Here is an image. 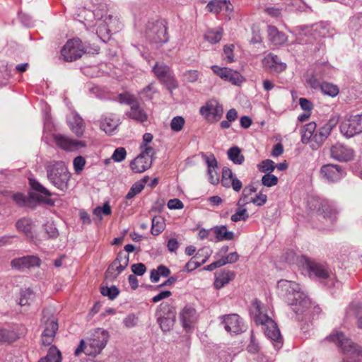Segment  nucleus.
<instances>
[{
  "label": "nucleus",
  "instance_id": "30",
  "mask_svg": "<svg viewBox=\"0 0 362 362\" xmlns=\"http://www.w3.org/2000/svg\"><path fill=\"white\" fill-rule=\"evenodd\" d=\"M218 241L232 240L235 238L233 231L228 230L224 225L216 226L211 228Z\"/></svg>",
  "mask_w": 362,
  "mask_h": 362
},
{
  "label": "nucleus",
  "instance_id": "15",
  "mask_svg": "<svg viewBox=\"0 0 362 362\" xmlns=\"http://www.w3.org/2000/svg\"><path fill=\"white\" fill-rule=\"evenodd\" d=\"M42 323L45 326L42 333V343L45 346H49L52 343L56 332L58 329L57 320L54 317L47 318L45 312H43Z\"/></svg>",
  "mask_w": 362,
  "mask_h": 362
},
{
  "label": "nucleus",
  "instance_id": "5",
  "mask_svg": "<svg viewBox=\"0 0 362 362\" xmlns=\"http://www.w3.org/2000/svg\"><path fill=\"white\" fill-rule=\"evenodd\" d=\"M303 266L309 272L310 276H314L320 280H326L328 287L338 286L339 282L335 280L332 271L327 264L321 263L307 257H302Z\"/></svg>",
  "mask_w": 362,
  "mask_h": 362
},
{
  "label": "nucleus",
  "instance_id": "32",
  "mask_svg": "<svg viewBox=\"0 0 362 362\" xmlns=\"http://www.w3.org/2000/svg\"><path fill=\"white\" fill-rule=\"evenodd\" d=\"M267 33L269 40L274 45H281L286 40L285 34L279 32L275 26L268 25Z\"/></svg>",
  "mask_w": 362,
  "mask_h": 362
},
{
  "label": "nucleus",
  "instance_id": "41",
  "mask_svg": "<svg viewBox=\"0 0 362 362\" xmlns=\"http://www.w3.org/2000/svg\"><path fill=\"white\" fill-rule=\"evenodd\" d=\"M320 89L325 95L330 97L337 96L339 92V89L337 86L327 82H322Z\"/></svg>",
  "mask_w": 362,
  "mask_h": 362
},
{
  "label": "nucleus",
  "instance_id": "36",
  "mask_svg": "<svg viewBox=\"0 0 362 362\" xmlns=\"http://www.w3.org/2000/svg\"><path fill=\"white\" fill-rule=\"evenodd\" d=\"M165 227V219L160 216H155L152 218L151 223V234L153 235H158L161 233Z\"/></svg>",
  "mask_w": 362,
  "mask_h": 362
},
{
  "label": "nucleus",
  "instance_id": "63",
  "mask_svg": "<svg viewBox=\"0 0 362 362\" xmlns=\"http://www.w3.org/2000/svg\"><path fill=\"white\" fill-rule=\"evenodd\" d=\"M141 152L139 155L145 157H148L152 158L153 156L155 154L154 149L150 146L147 145H141Z\"/></svg>",
  "mask_w": 362,
  "mask_h": 362
},
{
  "label": "nucleus",
  "instance_id": "28",
  "mask_svg": "<svg viewBox=\"0 0 362 362\" xmlns=\"http://www.w3.org/2000/svg\"><path fill=\"white\" fill-rule=\"evenodd\" d=\"M152 158L139 155L130 163V168L135 173H141L152 165Z\"/></svg>",
  "mask_w": 362,
  "mask_h": 362
},
{
  "label": "nucleus",
  "instance_id": "25",
  "mask_svg": "<svg viewBox=\"0 0 362 362\" xmlns=\"http://www.w3.org/2000/svg\"><path fill=\"white\" fill-rule=\"evenodd\" d=\"M262 64L271 73H280L286 68V64L281 62L277 55L272 53H269L264 58Z\"/></svg>",
  "mask_w": 362,
  "mask_h": 362
},
{
  "label": "nucleus",
  "instance_id": "61",
  "mask_svg": "<svg viewBox=\"0 0 362 362\" xmlns=\"http://www.w3.org/2000/svg\"><path fill=\"white\" fill-rule=\"evenodd\" d=\"M13 201L21 206H25L28 202L27 197L22 193H16L12 196Z\"/></svg>",
  "mask_w": 362,
  "mask_h": 362
},
{
  "label": "nucleus",
  "instance_id": "39",
  "mask_svg": "<svg viewBox=\"0 0 362 362\" xmlns=\"http://www.w3.org/2000/svg\"><path fill=\"white\" fill-rule=\"evenodd\" d=\"M317 125L315 122H310L304 126L302 130L301 141L303 144H308L310 141V139L316 131Z\"/></svg>",
  "mask_w": 362,
  "mask_h": 362
},
{
  "label": "nucleus",
  "instance_id": "10",
  "mask_svg": "<svg viewBox=\"0 0 362 362\" xmlns=\"http://www.w3.org/2000/svg\"><path fill=\"white\" fill-rule=\"evenodd\" d=\"M85 53L82 42L78 38L69 40L61 49V54L66 62H73Z\"/></svg>",
  "mask_w": 362,
  "mask_h": 362
},
{
  "label": "nucleus",
  "instance_id": "12",
  "mask_svg": "<svg viewBox=\"0 0 362 362\" xmlns=\"http://www.w3.org/2000/svg\"><path fill=\"white\" fill-rule=\"evenodd\" d=\"M119 98L121 102H125L126 103L131 105L130 110L127 112V115L129 118L141 123L147 121V114L140 107L139 104L136 101H134V100L131 96L124 94H120L119 95Z\"/></svg>",
  "mask_w": 362,
  "mask_h": 362
},
{
  "label": "nucleus",
  "instance_id": "26",
  "mask_svg": "<svg viewBox=\"0 0 362 362\" xmlns=\"http://www.w3.org/2000/svg\"><path fill=\"white\" fill-rule=\"evenodd\" d=\"M40 259L37 256L28 255L20 258H16L11 261V267L18 269L39 267L40 265Z\"/></svg>",
  "mask_w": 362,
  "mask_h": 362
},
{
  "label": "nucleus",
  "instance_id": "16",
  "mask_svg": "<svg viewBox=\"0 0 362 362\" xmlns=\"http://www.w3.org/2000/svg\"><path fill=\"white\" fill-rule=\"evenodd\" d=\"M320 174L325 180L330 182H335L340 180L346 175V171L339 165L326 164L321 167Z\"/></svg>",
  "mask_w": 362,
  "mask_h": 362
},
{
  "label": "nucleus",
  "instance_id": "38",
  "mask_svg": "<svg viewBox=\"0 0 362 362\" xmlns=\"http://www.w3.org/2000/svg\"><path fill=\"white\" fill-rule=\"evenodd\" d=\"M38 362H62V354L55 346H51L46 356L42 357Z\"/></svg>",
  "mask_w": 362,
  "mask_h": 362
},
{
  "label": "nucleus",
  "instance_id": "54",
  "mask_svg": "<svg viewBox=\"0 0 362 362\" xmlns=\"http://www.w3.org/2000/svg\"><path fill=\"white\" fill-rule=\"evenodd\" d=\"M44 228L49 238H54L58 236V230L52 223H47L45 224Z\"/></svg>",
  "mask_w": 362,
  "mask_h": 362
},
{
  "label": "nucleus",
  "instance_id": "31",
  "mask_svg": "<svg viewBox=\"0 0 362 362\" xmlns=\"http://www.w3.org/2000/svg\"><path fill=\"white\" fill-rule=\"evenodd\" d=\"M235 278V273L232 271H222L216 275L214 287L221 289Z\"/></svg>",
  "mask_w": 362,
  "mask_h": 362
},
{
  "label": "nucleus",
  "instance_id": "50",
  "mask_svg": "<svg viewBox=\"0 0 362 362\" xmlns=\"http://www.w3.org/2000/svg\"><path fill=\"white\" fill-rule=\"evenodd\" d=\"M30 183L31 185V187L33 190L38 192L40 193H42V194L45 195L46 197H50L51 193L49 191L45 188L43 185H42L39 182L35 180H30Z\"/></svg>",
  "mask_w": 362,
  "mask_h": 362
},
{
  "label": "nucleus",
  "instance_id": "62",
  "mask_svg": "<svg viewBox=\"0 0 362 362\" xmlns=\"http://www.w3.org/2000/svg\"><path fill=\"white\" fill-rule=\"evenodd\" d=\"M199 71L197 70H189L185 73L184 76L187 81L193 83L198 80Z\"/></svg>",
  "mask_w": 362,
  "mask_h": 362
},
{
  "label": "nucleus",
  "instance_id": "35",
  "mask_svg": "<svg viewBox=\"0 0 362 362\" xmlns=\"http://www.w3.org/2000/svg\"><path fill=\"white\" fill-rule=\"evenodd\" d=\"M148 176H145L141 180L136 182L127 192L126 195V199H132L136 194H139L144 188V186L148 182Z\"/></svg>",
  "mask_w": 362,
  "mask_h": 362
},
{
  "label": "nucleus",
  "instance_id": "9",
  "mask_svg": "<svg viewBox=\"0 0 362 362\" xmlns=\"http://www.w3.org/2000/svg\"><path fill=\"white\" fill-rule=\"evenodd\" d=\"M146 36L151 42L163 44L168 41L167 27L163 21L148 22L146 25Z\"/></svg>",
  "mask_w": 362,
  "mask_h": 362
},
{
  "label": "nucleus",
  "instance_id": "42",
  "mask_svg": "<svg viewBox=\"0 0 362 362\" xmlns=\"http://www.w3.org/2000/svg\"><path fill=\"white\" fill-rule=\"evenodd\" d=\"M245 205H237V211L230 218L232 221L238 222L240 221H246L249 218V214L245 208Z\"/></svg>",
  "mask_w": 362,
  "mask_h": 362
},
{
  "label": "nucleus",
  "instance_id": "34",
  "mask_svg": "<svg viewBox=\"0 0 362 362\" xmlns=\"http://www.w3.org/2000/svg\"><path fill=\"white\" fill-rule=\"evenodd\" d=\"M118 119L112 117H105L100 121V128L107 134H112L118 126Z\"/></svg>",
  "mask_w": 362,
  "mask_h": 362
},
{
  "label": "nucleus",
  "instance_id": "33",
  "mask_svg": "<svg viewBox=\"0 0 362 362\" xmlns=\"http://www.w3.org/2000/svg\"><path fill=\"white\" fill-rule=\"evenodd\" d=\"M228 159L235 165H242L245 162V156L238 146H234L227 151Z\"/></svg>",
  "mask_w": 362,
  "mask_h": 362
},
{
  "label": "nucleus",
  "instance_id": "24",
  "mask_svg": "<svg viewBox=\"0 0 362 362\" xmlns=\"http://www.w3.org/2000/svg\"><path fill=\"white\" fill-rule=\"evenodd\" d=\"M332 129L329 124H326L320 128L312 136L310 141L308 142L310 147L313 150L318 149L325 141Z\"/></svg>",
  "mask_w": 362,
  "mask_h": 362
},
{
  "label": "nucleus",
  "instance_id": "37",
  "mask_svg": "<svg viewBox=\"0 0 362 362\" xmlns=\"http://www.w3.org/2000/svg\"><path fill=\"white\" fill-rule=\"evenodd\" d=\"M19 339L16 332L13 329H0V342L11 344Z\"/></svg>",
  "mask_w": 362,
  "mask_h": 362
},
{
  "label": "nucleus",
  "instance_id": "58",
  "mask_svg": "<svg viewBox=\"0 0 362 362\" xmlns=\"http://www.w3.org/2000/svg\"><path fill=\"white\" fill-rule=\"evenodd\" d=\"M206 163L207 165V172L208 173H211V169L214 170H216L218 168V163L214 155H211L210 156H206L205 158Z\"/></svg>",
  "mask_w": 362,
  "mask_h": 362
},
{
  "label": "nucleus",
  "instance_id": "29",
  "mask_svg": "<svg viewBox=\"0 0 362 362\" xmlns=\"http://www.w3.org/2000/svg\"><path fill=\"white\" fill-rule=\"evenodd\" d=\"M180 320L185 329H190L196 320V310L190 305H186L180 312Z\"/></svg>",
  "mask_w": 362,
  "mask_h": 362
},
{
  "label": "nucleus",
  "instance_id": "52",
  "mask_svg": "<svg viewBox=\"0 0 362 362\" xmlns=\"http://www.w3.org/2000/svg\"><path fill=\"white\" fill-rule=\"evenodd\" d=\"M85 164L86 160L83 156H78L76 157L73 161L75 173L76 174H80L81 172L83 170Z\"/></svg>",
  "mask_w": 362,
  "mask_h": 362
},
{
  "label": "nucleus",
  "instance_id": "27",
  "mask_svg": "<svg viewBox=\"0 0 362 362\" xmlns=\"http://www.w3.org/2000/svg\"><path fill=\"white\" fill-rule=\"evenodd\" d=\"M67 122L71 131L77 136L83 135L85 130V124L82 117L76 112H72Z\"/></svg>",
  "mask_w": 362,
  "mask_h": 362
},
{
  "label": "nucleus",
  "instance_id": "45",
  "mask_svg": "<svg viewBox=\"0 0 362 362\" xmlns=\"http://www.w3.org/2000/svg\"><path fill=\"white\" fill-rule=\"evenodd\" d=\"M275 168L274 162L270 159L264 160L258 165L259 170L262 173H271Z\"/></svg>",
  "mask_w": 362,
  "mask_h": 362
},
{
  "label": "nucleus",
  "instance_id": "6",
  "mask_svg": "<svg viewBox=\"0 0 362 362\" xmlns=\"http://www.w3.org/2000/svg\"><path fill=\"white\" fill-rule=\"evenodd\" d=\"M327 339L335 343L347 357L354 358L362 356V349L354 344L350 339L346 337L343 332L336 331L328 336Z\"/></svg>",
  "mask_w": 362,
  "mask_h": 362
},
{
  "label": "nucleus",
  "instance_id": "8",
  "mask_svg": "<svg viewBox=\"0 0 362 362\" xmlns=\"http://www.w3.org/2000/svg\"><path fill=\"white\" fill-rule=\"evenodd\" d=\"M157 322L163 332H169L175 321V311L173 306L168 303H161L156 312Z\"/></svg>",
  "mask_w": 362,
  "mask_h": 362
},
{
  "label": "nucleus",
  "instance_id": "14",
  "mask_svg": "<svg viewBox=\"0 0 362 362\" xmlns=\"http://www.w3.org/2000/svg\"><path fill=\"white\" fill-rule=\"evenodd\" d=\"M129 255L123 251L119 252L116 259L110 264L105 274L107 278L116 279L129 264Z\"/></svg>",
  "mask_w": 362,
  "mask_h": 362
},
{
  "label": "nucleus",
  "instance_id": "56",
  "mask_svg": "<svg viewBox=\"0 0 362 362\" xmlns=\"http://www.w3.org/2000/svg\"><path fill=\"white\" fill-rule=\"evenodd\" d=\"M138 317L134 315L130 314L127 315L123 320L124 325L127 328H132L137 325Z\"/></svg>",
  "mask_w": 362,
  "mask_h": 362
},
{
  "label": "nucleus",
  "instance_id": "49",
  "mask_svg": "<svg viewBox=\"0 0 362 362\" xmlns=\"http://www.w3.org/2000/svg\"><path fill=\"white\" fill-rule=\"evenodd\" d=\"M198 258L199 257L197 255L191 258V259L185 264L184 270L187 272H192L206 262V259H203L201 262H198L197 260Z\"/></svg>",
  "mask_w": 362,
  "mask_h": 362
},
{
  "label": "nucleus",
  "instance_id": "1",
  "mask_svg": "<svg viewBox=\"0 0 362 362\" xmlns=\"http://www.w3.org/2000/svg\"><path fill=\"white\" fill-rule=\"evenodd\" d=\"M279 295L282 297L297 315L306 313L310 306V299L295 281L281 279L277 283Z\"/></svg>",
  "mask_w": 362,
  "mask_h": 362
},
{
  "label": "nucleus",
  "instance_id": "21",
  "mask_svg": "<svg viewBox=\"0 0 362 362\" xmlns=\"http://www.w3.org/2000/svg\"><path fill=\"white\" fill-rule=\"evenodd\" d=\"M221 183L226 188H233L235 192H239L242 187V182L238 179L235 175L228 167H223L222 169V177Z\"/></svg>",
  "mask_w": 362,
  "mask_h": 362
},
{
  "label": "nucleus",
  "instance_id": "59",
  "mask_svg": "<svg viewBox=\"0 0 362 362\" xmlns=\"http://www.w3.org/2000/svg\"><path fill=\"white\" fill-rule=\"evenodd\" d=\"M208 10L214 13H219L223 6L218 0H211L206 6Z\"/></svg>",
  "mask_w": 362,
  "mask_h": 362
},
{
  "label": "nucleus",
  "instance_id": "11",
  "mask_svg": "<svg viewBox=\"0 0 362 362\" xmlns=\"http://www.w3.org/2000/svg\"><path fill=\"white\" fill-rule=\"evenodd\" d=\"M340 132L346 138L362 132V115H351L344 119L340 124Z\"/></svg>",
  "mask_w": 362,
  "mask_h": 362
},
{
  "label": "nucleus",
  "instance_id": "17",
  "mask_svg": "<svg viewBox=\"0 0 362 362\" xmlns=\"http://www.w3.org/2000/svg\"><path fill=\"white\" fill-rule=\"evenodd\" d=\"M199 112L209 121H216L221 117L223 110L217 100L212 99L201 107Z\"/></svg>",
  "mask_w": 362,
  "mask_h": 362
},
{
  "label": "nucleus",
  "instance_id": "2",
  "mask_svg": "<svg viewBox=\"0 0 362 362\" xmlns=\"http://www.w3.org/2000/svg\"><path fill=\"white\" fill-rule=\"evenodd\" d=\"M254 321L257 325L263 326L264 334L271 340L276 342L274 346L279 349L281 346V335L277 324L265 313V308L262 303L255 299L250 309Z\"/></svg>",
  "mask_w": 362,
  "mask_h": 362
},
{
  "label": "nucleus",
  "instance_id": "20",
  "mask_svg": "<svg viewBox=\"0 0 362 362\" xmlns=\"http://www.w3.org/2000/svg\"><path fill=\"white\" fill-rule=\"evenodd\" d=\"M330 156L339 162H348L354 158V151L346 146L336 144L330 148Z\"/></svg>",
  "mask_w": 362,
  "mask_h": 362
},
{
  "label": "nucleus",
  "instance_id": "64",
  "mask_svg": "<svg viewBox=\"0 0 362 362\" xmlns=\"http://www.w3.org/2000/svg\"><path fill=\"white\" fill-rule=\"evenodd\" d=\"M167 205L170 209H181L184 207L183 203L178 199H170Z\"/></svg>",
  "mask_w": 362,
  "mask_h": 362
},
{
  "label": "nucleus",
  "instance_id": "23",
  "mask_svg": "<svg viewBox=\"0 0 362 362\" xmlns=\"http://www.w3.org/2000/svg\"><path fill=\"white\" fill-rule=\"evenodd\" d=\"M117 22V20L111 16L106 17L105 20L99 21L96 29L98 37L105 42L109 38L110 33L115 31L114 25Z\"/></svg>",
  "mask_w": 362,
  "mask_h": 362
},
{
  "label": "nucleus",
  "instance_id": "51",
  "mask_svg": "<svg viewBox=\"0 0 362 362\" xmlns=\"http://www.w3.org/2000/svg\"><path fill=\"white\" fill-rule=\"evenodd\" d=\"M127 156L126 149L123 147L117 148L112 155V159L115 162H122Z\"/></svg>",
  "mask_w": 362,
  "mask_h": 362
},
{
  "label": "nucleus",
  "instance_id": "46",
  "mask_svg": "<svg viewBox=\"0 0 362 362\" xmlns=\"http://www.w3.org/2000/svg\"><path fill=\"white\" fill-rule=\"evenodd\" d=\"M185 120L182 116L174 117L170 122V128L173 132H180L185 125Z\"/></svg>",
  "mask_w": 362,
  "mask_h": 362
},
{
  "label": "nucleus",
  "instance_id": "22",
  "mask_svg": "<svg viewBox=\"0 0 362 362\" xmlns=\"http://www.w3.org/2000/svg\"><path fill=\"white\" fill-rule=\"evenodd\" d=\"M54 140L57 146L67 151L78 150L86 145L84 141L71 139L62 134H55Z\"/></svg>",
  "mask_w": 362,
  "mask_h": 362
},
{
  "label": "nucleus",
  "instance_id": "19",
  "mask_svg": "<svg viewBox=\"0 0 362 362\" xmlns=\"http://www.w3.org/2000/svg\"><path fill=\"white\" fill-rule=\"evenodd\" d=\"M222 323L228 332L239 334L245 330V326L240 317L237 314H229L221 317Z\"/></svg>",
  "mask_w": 362,
  "mask_h": 362
},
{
  "label": "nucleus",
  "instance_id": "48",
  "mask_svg": "<svg viewBox=\"0 0 362 362\" xmlns=\"http://www.w3.org/2000/svg\"><path fill=\"white\" fill-rule=\"evenodd\" d=\"M262 183L266 187H273L277 185L278 177L273 174L267 173L262 177Z\"/></svg>",
  "mask_w": 362,
  "mask_h": 362
},
{
  "label": "nucleus",
  "instance_id": "18",
  "mask_svg": "<svg viewBox=\"0 0 362 362\" xmlns=\"http://www.w3.org/2000/svg\"><path fill=\"white\" fill-rule=\"evenodd\" d=\"M211 70L220 78L230 82L233 85L239 86L245 80L239 72L227 67H220L216 65H213Z\"/></svg>",
  "mask_w": 362,
  "mask_h": 362
},
{
  "label": "nucleus",
  "instance_id": "3",
  "mask_svg": "<svg viewBox=\"0 0 362 362\" xmlns=\"http://www.w3.org/2000/svg\"><path fill=\"white\" fill-rule=\"evenodd\" d=\"M109 339L107 331L98 328L95 329L90 337L85 341L81 339L80 344L75 350L74 355L79 356L81 353L87 356H95L100 354L105 347Z\"/></svg>",
  "mask_w": 362,
  "mask_h": 362
},
{
  "label": "nucleus",
  "instance_id": "60",
  "mask_svg": "<svg viewBox=\"0 0 362 362\" xmlns=\"http://www.w3.org/2000/svg\"><path fill=\"white\" fill-rule=\"evenodd\" d=\"M131 269L132 272L137 276H142L146 271V267L143 263L133 264Z\"/></svg>",
  "mask_w": 362,
  "mask_h": 362
},
{
  "label": "nucleus",
  "instance_id": "13",
  "mask_svg": "<svg viewBox=\"0 0 362 362\" xmlns=\"http://www.w3.org/2000/svg\"><path fill=\"white\" fill-rule=\"evenodd\" d=\"M153 72L158 79L165 84L168 88H176L177 83L170 67L163 63H156L153 67Z\"/></svg>",
  "mask_w": 362,
  "mask_h": 362
},
{
  "label": "nucleus",
  "instance_id": "47",
  "mask_svg": "<svg viewBox=\"0 0 362 362\" xmlns=\"http://www.w3.org/2000/svg\"><path fill=\"white\" fill-rule=\"evenodd\" d=\"M256 190V188L252 185L246 186L243 190L242 195L238 201L237 205H246L248 202L245 201V199L252 193L255 192Z\"/></svg>",
  "mask_w": 362,
  "mask_h": 362
},
{
  "label": "nucleus",
  "instance_id": "4",
  "mask_svg": "<svg viewBox=\"0 0 362 362\" xmlns=\"http://www.w3.org/2000/svg\"><path fill=\"white\" fill-rule=\"evenodd\" d=\"M46 172L49 181L55 187L62 192L67 190L71 173L69 172L64 162H50L46 166Z\"/></svg>",
  "mask_w": 362,
  "mask_h": 362
},
{
  "label": "nucleus",
  "instance_id": "7",
  "mask_svg": "<svg viewBox=\"0 0 362 362\" xmlns=\"http://www.w3.org/2000/svg\"><path fill=\"white\" fill-rule=\"evenodd\" d=\"M308 206L310 210L316 211L319 215L329 219L331 222L337 219L339 211L333 203L327 200L319 197H312L308 200Z\"/></svg>",
  "mask_w": 362,
  "mask_h": 362
},
{
  "label": "nucleus",
  "instance_id": "43",
  "mask_svg": "<svg viewBox=\"0 0 362 362\" xmlns=\"http://www.w3.org/2000/svg\"><path fill=\"white\" fill-rule=\"evenodd\" d=\"M223 31L222 29H218L216 30H209L204 35V38L211 44H216L218 42L222 37Z\"/></svg>",
  "mask_w": 362,
  "mask_h": 362
},
{
  "label": "nucleus",
  "instance_id": "53",
  "mask_svg": "<svg viewBox=\"0 0 362 362\" xmlns=\"http://www.w3.org/2000/svg\"><path fill=\"white\" fill-rule=\"evenodd\" d=\"M322 82H320V80L317 78V76L315 74H311L306 79V83L313 89H320L322 86Z\"/></svg>",
  "mask_w": 362,
  "mask_h": 362
},
{
  "label": "nucleus",
  "instance_id": "55",
  "mask_svg": "<svg viewBox=\"0 0 362 362\" xmlns=\"http://www.w3.org/2000/svg\"><path fill=\"white\" fill-rule=\"evenodd\" d=\"M34 297V293L32 290L26 289L25 291H22L21 297L20 299V305L21 306L25 305L28 303V300L32 299Z\"/></svg>",
  "mask_w": 362,
  "mask_h": 362
},
{
  "label": "nucleus",
  "instance_id": "44",
  "mask_svg": "<svg viewBox=\"0 0 362 362\" xmlns=\"http://www.w3.org/2000/svg\"><path fill=\"white\" fill-rule=\"evenodd\" d=\"M101 294L107 296L110 300L115 299L119 293V290L115 286L111 287L103 286L100 288Z\"/></svg>",
  "mask_w": 362,
  "mask_h": 362
},
{
  "label": "nucleus",
  "instance_id": "40",
  "mask_svg": "<svg viewBox=\"0 0 362 362\" xmlns=\"http://www.w3.org/2000/svg\"><path fill=\"white\" fill-rule=\"evenodd\" d=\"M17 228L23 232L28 237L32 238L33 222L30 219L23 218L16 223Z\"/></svg>",
  "mask_w": 362,
  "mask_h": 362
},
{
  "label": "nucleus",
  "instance_id": "57",
  "mask_svg": "<svg viewBox=\"0 0 362 362\" xmlns=\"http://www.w3.org/2000/svg\"><path fill=\"white\" fill-rule=\"evenodd\" d=\"M267 201V196L261 192L255 196V197L252 198L250 202L253 203L256 206H263Z\"/></svg>",
  "mask_w": 362,
  "mask_h": 362
}]
</instances>
